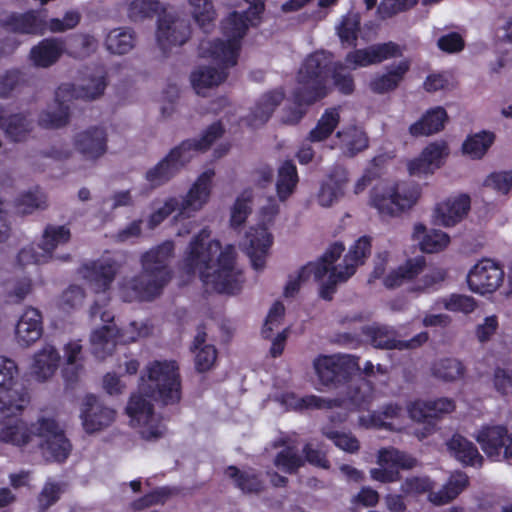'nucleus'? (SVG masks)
Here are the masks:
<instances>
[{"label": "nucleus", "mask_w": 512, "mask_h": 512, "mask_svg": "<svg viewBox=\"0 0 512 512\" xmlns=\"http://www.w3.org/2000/svg\"><path fill=\"white\" fill-rule=\"evenodd\" d=\"M214 175L215 173L212 169L204 171L191 186L187 194L178 198L180 216H190L191 213L199 211L208 202Z\"/></svg>", "instance_id": "4be33fe9"}, {"label": "nucleus", "mask_w": 512, "mask_h": 512, "mask_svg": "<svg viewBox=\"0 0 512 512\" xmlns=\"http://www.w3.org/2000/svg\"><path fill=\"white\" fill-rule=\"evenodd\" d=\"M401 56L399 45L393 42L376 44L365 49H358L346 56V63L353 69L380 63L389 58Z\"/></svg>", "instance_id": "b1692460"}, {"label": "nucleus", "mask_w": 512, "mask_h": 512, "mask_svg": "<svg viewBox=\"0 0 512 512\" xmlns=\"http://www.w3.org/2000/svg\"><path fill=\"white\" fill-rule=\"evenodd\" d=\"M340 121L339 110L337 108L327 109L319 119L316 127L309 133L311 142H319L326 139L335 130Z\"/></svg>", "instance_id": "de8ad7c7"}, {"label": "nucleus", "mask_w": 512, "mask_h": 512, "mask_svg": "<svg viewBox=\"0 0 512 512\" xmlns=\"http://www.w3.org/2000/svg\"><path fill=\"white\" fill-rule=\"evenodd\" d=\"M225 475L244 493L258 494L264 489L263 481L252 470L241 471L235 466H229Z\"/></svg>", "instance_id": "79ce46f5"}, {"label": "nucleus", "mask_w": 512, "mask_h": 512, "mask_svg": "<svg viewBox=\"0 0 512 512\" xmlns=\"http://www.w3.org/2000/svg\"><path fill=\"white\" fill-rule=\"evenodd\" d=\"M360 29V16L357 13H348L343 17L337 27L338 35L343 43L354 45Z\"/></svg>", "instance_id": "bf43d9fd"}, {"label": "nucleus", "mask_w": 512, "mask_h": 512, "mask_svg": "<svg viewBox=\"0 0 512 512\" xmlns=\"http://www.w3.org/2000/svg\"><path fill=\"white\" fill-rule=\"evenodd\" d=\"M409 69V63L407 61L400 62L388 73L376 76L370 82V88L376 93H386L390 90L395 89L403 79V76Z\"/></svg>", "instance_id": "c03bdc74"}, {"label": "nucleus", "mask_w": 512, "mask_h": 512, "mask_svg": "<svg viewBox=\"0 0 512 512\" xmlns=\"http://www.w3.org/2000/svg\"><path fill=\"white\" fill-rule=\"evenodd\" d=\"M433 375L444 381H456L463 377L464 366L457 359L447 358L436 362L432 368Z\"/></svg>", "instance_id": "4d7b16f0"}, {"label": "nucleus", "mask_w": 512, "mask_h": 512, "mask_svg": "<svg viewBox=\"0 0 512 512\" xmlns=\"http://www.w3.org/2000/svg\"><path fill=\"white\" fill-rule=\"evenodd\" d=\"M191 13L198 26L205 32L214 27L216 12L212 0H188Z\"/></svg>", "instance_id": "a18cd8bd"}, {"label": "nucleus", "mask_w": 512, "mask_h": 512, "mask_svg": "<svg viewBox=\"0 0 512 512\" xmlns=\"http://www.w3.org/2000/svg\"><path fill=\"white\" fill-rule=\"evenodd\" d=\"M447 113L442 107H436L428 111L418 122L410 126L413 136H429L444 128Z\"/></svg>", "instance_id": "ea45409f"}, {"label": "nucleus", "mask_w": 512, "mask_h": 512, "mask_svg": "<svg viewBox=\"0 0 512 512\" xmlns=\"http://www.w3.org/2000/svg\"><path fill=\"white\" fill-rule=\"evenodd\" d=\"M348 181L346 168L342 166L333 167L318 192L317 202L319 205L327 208L338 202L345 194Z\"/></svg>", "instance_id": "393cba45"}, {"label": "nucleus", "mask_w": 512, "mask_h": 512, "mask_svg": "<svg viewBox=\"0 0 512 512\" xmlns=\"http://www.w3.org/2000/svg\"><path fill=\"white\" fill-rule=\"evenodd\" d=\"M141 377L140 391L164 405L175 404L181 398L179 367L175 361H153Z\"/></svg>", "instance_id": "6e6552de"}, {"label": "nucleus", "mask_w": 512, "mask_h": 512, "mask_svg": "<svg viewBox=\"0 0 512 512\" xmlns=\"http://www.w3.org/2000/svg\"><path fill=\"white\" fill-rule=\"evenodd\" d=\"M2 29L22 34L43 35L47 28V23L39 18L35 12H28L20 15H11Z\"/></svg>", "instance_id": "f704fd0d"}, {"label": "nucleus", "mask_w": 512, "mask_h": 512, "mask_svg": "<svg viewBox=\"0 0 512 512\" xmlns=\"http://www.w3.org/2000/svg\"><path fill=\"white\" fill-rule=\"evenodd\" d=\"M378 464L379 468L371 469V478L382 483H390L399 479L398 468H413L416 460L395 448H385L378 453Z\"/></svg>", "instance_id": "f3484780"}, {"label": "nucleus", "mask_w": 512, "mask_h": 512, "mask_svg": "<svg viewBox=\"0 0 512 512\" xmlns=\"http://www.w3.org/2000/svg\"><path fill=\"white\" fill-rule=\"evenodd\" d=\"M445 148V145L440 143H432L427 146L418 158L409 162V173L411 175L433 173L441 165Z\"/></svg>", "instance_id": "473e14b6"}, {"label": "nucleus", "mask_w": 512, "mask_h": 512, "mask_svg": "<svg viewBox=\"0 0 512 512\" xmlns=\"http://www.w3.org/2000/svg\"><path fill=\"white\" fill-rule=\"evenodd\" d=\"M495 136L491 132L482 131L467 138L463 144L464 153L471 158L480 159L493 144Z\"/></svg>", "instance_id": "3c124183"}, {"label": "nucleus", "mask_w": 512, "mask_h": 512, "mask_svg": "<svg viewBox=\"0 0 512 512\" xmlns=\"http://www.w3.org/2000/svg\"><path fill=\"white\" fill-rule=\"evenodd\" d=\"M441 304L448 311L464 314L472 313L477 307L473 297L461 294H452L449 297L443 298L441 299Z\"/></svg>", "instance_id": "680f3d73"}, {"label": "nucleus", "mask_w": 512, "mask_h": 512, "mask_svg": "<svg viewBox=\"0 0 512 512\" xmlns=\"http://www.w3.org/2000/svg\"><path fill=\"white\" fill-rule=\"evenodd\" d=\"M119 266L111 258H102L85 268L84 277L94 287L98 294L97 299L90 308V318L96 324L99 320L103 326L95 329L91 334L92 353L99 359L110 355L116 345L118 329L112 324L114 314L107 308L109 297L106 290L113 282Z\"/></svg>", "instance_id": "f03ea898"}, {"label": "nucleus", "mask_w": 512, "mask_h": 512, "mask_svg": "<svg viewBox=\"0 0 512 512\" xmlns=\"http://www.w3.org/2000/svg\"><path fill=\"white\" fill-rule=\"evenodd\" d=\"M31 281L27 278L18 280L7 287L5 302L7 304H19L31 292Z\"/></svg>", "instance_id": "0e129e2a"}, {"label": "nucleus", "mask_w": 512, "mask_h": 512, "mask_svg": "<svg viewBox=\"0 0 512 512\" xmlns=\"http://www.w3.org/2000/svg\"><path fill=\"white\" fill-rule=\"evenodd\" d=\"M468 484V476L464 472L455 471L439 491L430 492L428 499L435 505L447 504L457 498L467 488Z\"/></svg>", "instance_id": "c9c22d12"}, {"label": "nucleus", "mask_w": 512, "mask_h": 512, "mask_svg": "<svg viewBox=\"0 0 512 512\" xmlns=\"http://www.w3.org/2000/svg\"><path fill=\"white\" fill-rule=\"evenodd\" d=\"M115 415V410L104 405L97 397L86 396L81 410V419L87 433H96L107 428L114 422Z\"/></svg>", "instance_id": "412c9836"}, {"label": "nucleus", "mask_w": 512, "mask_h": 512, "mask_svg": "<svg viewBox=\"0 0 512 512\" xmlns=\"http://www.w3.org/2000/svg\"><path fill=\"white\" fill-rule=\"evenodd\" d=\"M332 69L331 54L317 51L309 55L298 73L297 87L293 93L295 103L301 106L325 97L330 87Z\"/></svg>", "instance_id": "0eeeda50"}, {"label": "nucleus", "mask_w": 512, "mask_h": 512, "mask_svg": "<svg viewBox=\"0 0 512 512\" xmlns=\"http://www.w3.org/2000/svg\"><path fill=\"white\" fill-rule=\"evenodd\" d=\"M59 361L57 349L53 345L45 344L34 354L30 373L37 381L44 382L54 375Z\"/></svg>", "instance_id": "c85d7f7f"}, {"label": "nucleus", "mask_w": 512, "mask_h": 512, "mask_svg": "<svg viewBox=\"0 0 512 512\" xmlns=\"http://www.w3.org/2000/svg\"><path fill=\"white\" fill-rule=\"evenodd\" d=\"M206 337V332L199 328L191 348L195 354V367L199 372L211 369L217 358L215 346L207 343Z\"/></svg>", "instance_id": "58836bf2"}, {"label": "nucleus", "mask_w": 512, "mask_h": 512, "mask_svg": "<svg viewBox=\"0 0 512 512\" xmlns=\"http://www.w3.org/2000/svg\"><path fill=\"white\" fill-rule=\"evenodd\" d=\"M484 185L499 193L507 194L512 190V171L492 173L486 178Z\"/></svg>", "instance_id": "774afa93"}, {"label": "nucleus", "mask_w": 512, "mask_h": 512, "mask_svg": "<svg viewBox=\"0 0 512 512\" xmlns=\"http://www.w3.org/2000/svg\"><path fill=\"white\" fill-rule=\"evenodd\" d=\"M305 463L303 457L298 453V450L292 446L284 447L277 453L274 459V465L281 471L293 474L302 467Z\"/></svg>", "instance_id": "5fc2aeb1"}, {"label": "nucleus", "mask_w": 512, "mask_h": 512, "mask_svg": "<svg viewBox=\"0 0 512 512\" xmlns=\"http://www.w3.org/2000/svg\"><path fill=\"white\" fill-rule=\"evenodd\" d=\"M413 239L419 242L420 249L426 253H436L443 250L450 242L448 234L440 230L427 231L423 224H415Z\"/></svg>", "instance_id": "4c0bfd02"}, {"label": "nucleus", "mask_w": 512, "mask_h": 512, "mask_svg": "<svg viewBox=\"0 0 512 512\" xmlns=\"http://www.w3.org/2000/svg\"><path fill=\"white\" fill-rule=\"evenodd\" d=\"M64 358L67 365L64 370L65 377L69 381H74L83 368L82 345L78 341L68 342L64 346Z\"/></svg>", "instance_id": "8fccbe9b"}, {"label": "nucleus", "mask_w": 512, "mask_h": 512, "mask_svg": "<svg viewBox=\"0 0 512 512\" xmlns=\"http://www.w3.org/2000/svg\"><path fill=\"white\" fill-rule=\"evenodd\" d=\"M508 432L503 426L485 427L476 435L484 453L494 460H499L506 443Z\"/></svg>", "instance_id": "2f4dec72"}, {"label": "nucleus", "mask_w": 512, "mask_h": 512, "mask_svg": "<svg viewBox=\"0 0 512 512\" xmlns=\"http://www.w3.org/2000/svg\"><path fill=\"white\" fill-rule=\"evenodd\" d=\"M331 79L339 91L344 94H350L354 90L352 76L340 63L333 65V69L330 73V80Z\"/></svg>", "instance_id": "338daca9"}, {"label": "nucleus", "mask_w": 512, "mask_h": 512, "mask_svg": "<svg viewBox=\"0 0 512 512\" xmlns=\"http://www.w3.org/2000/svg\"><path fill=\"white\" fill-rule=\"evenodd\" d=\"M364 334L375 348L380 349H414L428 340L427 332H421L408 341L398 340L393 328L381 325L365 327Z\"/></svg>", "instance_id": "aec40b11"}, {"label": "nucleus", "mask_w": 512, "mask_h": 512, "mask_svg": "<svg viewBox=\"0 0 512 512\" xmlns=\"http://www.w3.org/2000/svg\"><path fill=\"white\" fill-rule=\"evenodd\" d=\"M107 86L106 75L103 71L91 73L79 85L64 83L55 92L58 101L73 99L95 100L103 95Z\"/></svg>", "instance_id": "a211bd4d"}, {"label": "nucleus", "mask_w": 512, "mask_h": 512, "mask_svg": "<svg viewBox=\"0 0 512 512\" xmlns=\"http://www.w3.org/2000/svg\"><path fill=\"white\" fill-rule=\"evenodd\" d=\"M210 231L202 229L189 244L183 259L187 274L198 273L203 283L219 293H235L239 273L235 268V249L232 245L221 250L218 241H209Z\"/></svg>", "instance_id": "f257e3e1"}, {"label": "nucleus", "mask_w": 512, "mask_h": 512, "mask_svg": "<svg viewBox=\"0 0 512 512\" xmlns=\"http://www.w3.org/2000/svg\"><path fill=\"white\" fill-rule=\"evenodd\" d=\"M191 36L189 20L174 11H165L158 19L157 42L163 51L174 46H182Z\"/></svg>", "instance_id": "2eb2a0df"}, {"label": "nucleus", "mask_w": 512, "mask_h": 512, "mask_svg": "<svg viewBox=\"0 0 512 512\" xmlns=\"http://www.w3.org/2000/svg\"><path fill=\"white\" fill-rule=\"evenodd\" d=\"M15 207L21 214H31L35 210H44L48 207L47 196L40 190L26 192L16 199Z\"/></svg>", "instance_id": "864d4df0"}, {"label": "nucleus", "mask_w": 512, "mask_h": 512, "mask_svg": "<svg viewBox=\"0 0 512 512\" xmlns=\"http://www.w3.org/2000/svg\"><path fill=\"white\" fill-rule=\"evenodd\" d=\"M173 252L174 244L166 241L144 253L141 257V273L120 283L121 299L133 302L152 300L159 296L172 278L169 263Z\"/></svg>", "instance_id": "20e7f679"}, {"label": "nucleus", "mask_w": 512, "mask_h": 512, "mask_svg": "<svg viewBox=\"0 0 512 512\" xmlns=\"http://www.w3.org/2000/svg\"><path fill=\"white\" fill-rule=\"evenodd\" d=\"M249 5L243 12L234 11L222 21V31L233 38H243L249 25H256L264 11V0H245Z\"/></svg>", "instance_id": "5701e85b"}, {"label": "nucleus", "mask_w": 512, "mask_h": 512, "mask_svg": "<svg viewBox=\"0 0 512 512\" xmlns=\"http://www.w3.org/2000/svg\"><path fill=\"white\" fill-rule=\"evenodd\" d=\"M344 249L342 243H334L318 261L308 263L291 274L285 286L284 295L286 297H293L299 291L301 285L306 282L311 275L320 283V288H322V284L327 281L330 275L329 270L333 267V261L338 256L342 255ZM320 291L321 289H319V292Z\"/></svg>", "instance_id": "ddd939ff"}, {"label": "nucleus", "mask_w": 512, "mask_h": 512, "mask_svg": "<svg viewBox=\"0 0 512 512\" xmlns=\"http://www.w3.org/2000/svg\"><path fill=\"white\" fill-rule=\"evenodd\" d=\"M251 213V193L244 192L235 201L231 211V225H242Z\"/></svg>", "instance_id": "e2e57ef3"}, {"label": "nucleus", "mask_w": 512, "mask_h": 512, "mask_svg": "<svg viewBox=\"0 0 512 512\" xmlns=\"http://www.w3.org/2000/svg\"><path fill=\"white\" fill-rule=\"evenodd\" d=\"M223 34L227 38L226 41L203 39L199 44V56L211 59L219 66V68L201 66L192 72L191 83L199 95L204 96L207 89L221 84L227 77L224 69L237 63L242 38L235 39L224 32Z\"/></svg>", "instance_id": "39448f33"}, {"label": "nucleus", "mask_w": 512, "mask_h": 512, "mask_svg": "<svg viewBox=\"0 0 512 512\" xmlns=\"http://www.w3.org/2000/svg\"><path fill=\"white\" fill-rule=\"evenodd\" d=\"M159 7V0H133L128 8V17L132 21H141L152 17Z\"/></svg>", "instance_id": "052dcab7"}, {"label": "nucleus", "mask_w": 512, "mask_h": 512, "mask_svg": "<svg viewBox=\"0 0 512 512\" xmlns=\"http://www.w3.org/2000/svg\"><path fill=\"white\" fill-rule=\"evenodd\" d=\"M313 368L324 386H338L360 370L358 358L348 354L319 355L313 360Z\"/></svg>", "instance_id": "f8f14e48"}, {"label": "nucleus", "mask_w": 512, "mask_h": 512, "mask_svg": "<svg viewBox=\"0 0 512 512\" xmlns=\"http://www.w3.org/2000/svg\"><path fill=\"white\" fill-rule=\"evenodd\" d=\"M34 432L36 445L47 462L62 463L68 458L72 445L54 419L39 418Z\"/></svg>", "instance_id": "9b49d317"}, {"label": "nucleus", "mask_w": 512, "mask_h": 512, "mask_svg": "<svg viewBox=\"0 0 512 512\" xmlns=\"http://www.w3.org/2000/svg\"><path fill=\"white\" fill-rule=\"evenodd\" d=\"M130 423L138 429L141 437L147 441L157 440L165 434L166 428L161 419L153 412L152 404L142 395H133L126 408Z\"/></svg>", "instance_id": "4468645a"}, {"label": "nucleus", "mask_w": 512, "mask_h": 512, "mask_svg": "<svg viewBox=\"0 0 512 512\" xmlns=\"http://www.w3.org/2000/svg\"><path fill=\"white\" fill-rule=\"evenodd\" d=\"M408 413L412 420L416 422H425L426 425L424 427V431L418 432L415 431V435L419 439L425 438L429 435L433 430V421L431 417V410L428 406L427 401H415L408 406Z\"/></svg>", "instance_id": "6e6d98bb"}, {"label": "nucleus", "mask_w": 512, "mask_h": 512, "mask_svg": "<svg viewBox=\"0 0 512 512\" xmlns=\"http://www.w3.org/2000/svg\"><path fill=\"white\" fill-rule=\"evenodd\" d=\"M178 211L180 206L177 197H169L164 200L161 206L157 208L149 217L148 224L151 229L162 223L171 213Z\"/></svg>", "instance_id": "69168bd1"}, {"label": "nucleus", "mask_w": 512, "mask_h": 512, "mask_svg": "<svg viewBox=\"0 0 512 512\" xmlns=\"http://www.w3.org/2000/svg\"><path fill=\"white\" fill-rule=\"evenodd\" d=\"M223 132L221 123H213L199 140H185L172 149L165 158L146 171L145 179L150 188L155 189L169 182L190 161L192 151L208 149L216 139L222 136Z\"/></svg>", "instance_id": "423d86ee"}, {"label": "nucleus", "mask_w": 512, "mask_h": 512, "mask_svg": "<svg viewBox=\"0 0 512 512\" xmlns=\"http://www.w3.org/2000/svg\"><path fill=\"white\" fill-rule=\"evenodd\" d=\"M72 144L85 161L95 163L108 151V134L102 126H91L77 132Z\"/></svg>", "instance_id": "dca6fc26"}, {"label": "nucleus", "mask_w": 512, "mask_h": 512, "mask_svg": "<svg viewBox=\"0 0 512 512\" xmlns=\"http://www.w3.org/2000/svg\"><path fill=\"white\" fill-rule=\"evenodd\" d=\"M43 333L42 315L36 308H27L16 325V340L19 345L29 347L40 339Z\"/></svg>", "instance_id": "bb28decb"}, {"label": "nucleus", "mask_w": 512, "mask_h": 512, "mask_svg": "<svg viewBox=\"0 0 512 512\" xmlns=\"http://www.w3.org/2000/svg\"><path fill=\"white\" fill-rule=\"evenodd\" d=\"M70 237V230L66 226L48 225L39 246L44 252L52 253L56 247L67 243Z\"/></svg>", "instance_id": "603ef678"}, {"label": "nucleus", "mask_w": 512, "mask_h": 512, "mask_svg": "<svg viewBox=\"0 0 512 512\" xmlns=\"http://www.w3.org/2000/svg\"><path fill=\"white\" fill-rule=\"evenodd\" d=\"M336 146L346 157H354L368 147V137L365 132L356 127L349 126L337 132Z\"/></svg>", "instance_id": "72a5a7b5"}, {"label": "nucleus", "mask_w": 512, "mask_h": 512, "mask_svg": "<svg viewBox=\"0 0 512 512\" xmlns=\"http://www.w3.org/2000/svg\"><path fill=\"white\" fill-rule=\"evenodd\" d=\"M56 109H52L51 105L42 111L38 118V124L45 129H58L64 127L69 122V108L65 105L66 101H58Z\"/></svg>", "instance_id": "49530a36"}, {"label": "nucleus", "mask_w": 512, "mask_h": 512, "mask_svg": "<svg viewBox=\"0 0 512 512\" xmlns=\"http://www.w3.org/2000/svg\"><path fill=\"white\" fill-rule=\"evenodd\" d=\"M285 94L282 90L276 89L263 94L256 102L255 107L247 117L248 125L259 127L265 124L275 109L282 103Z\"/></svg>", "instance_id": "c756f323"}, {"label": "nucleus", "mask_w": 512, "mask_h": 512, "mask_svg": "<svg viewBox=\"0 0 512 512\" xmlns=\"http://www.w3.org/2000/svg\"><path fill=\"white\" fill-rule=\"evenodd\" d=\"M31 129V121L22 114L12 115L5 123V133L7 137L15 142L26 139Z\"/></svg>", "instance_id": "13d9d810"}, {"label": "nucleus", "mask_w": 512, "mask_h": 512, "mask_svg": "<svg viewBox=\"0 0 512 512\" xmlns=\"http://www.w3.org/2000/svg\"><path fill=\"white\" fill-rule=\"evenodd\" d=\"M371 252V239L367 236L359 238L345 255L342 263L336 264L341 257L338 256L333 261L330 275L327 281L322 284L320 297L324 300H331L337 290V286L346 282L354 275L356 268L363 263V260Z\"/></svg>", "instance_id": "9d476101"}, {"label": "nucleus", "mask_w": 512, "mask_h": 512, "mask_svg": "<svg viewBox=\"0 0 512 512\" xmlns=\"http://www.w3.org/2000/svg\"><path fill=\"white\" fill-rule=\"evenodd\" d=\"M248 246L247 254L255 270H262L265 267L268 249L272 244V235L267 228L259 226L251 228L246 235Z\"/></svg>", "instance_id": "cd10ccee"}, {"label": "nucleus", "mask_w": 512, "mask_h": 512, "mask_svg": "<svg viewBox=\"0 0 512 512\" xmlns=\"http://www.w3.org/2000/svg\"><path fill=\"white\" fill-rule=\"evenodd\" d=\"M28 403L17 364L12 359H2V442L22 447L36 439L35 423L29 426L20 417Z\"/></svg>", "instance_id": "7ed1b4c3"}, {"label": "nucleus", "mask_w": 512, "mask_h": 512, "mask_svg": "<svg viewBox=\"0 0 512 512\" xmlns=\"http://www.w3.org/2000/svg\"><path fill=\"white\" fill-rule=\"evenodd\" d=\"M64 42L59 38H47L30 50V59L37 67L48 68L55 64L64 52Z\"/></svg>", "instance_id": "7c9ffc66"}, {"label": "nucleus", "mask_w": 512, "mask_h": 512, "mask_svg": "<svg viewBox=\"0 0 512 512\" xmlns=\"http://www.w3.org/2000/svg\"><path fill=\"white\" fill-rule=\"evenodd\" d=\"M297 183L298 175L296 166L292 162L286 161L279 168L276 184L280 200H286L293 193Z\"/></svg>", "instance_id": "09e8293b"}, {"label": "nucleus", "mask_w": 512, "mask_h": 512, "mask_svg": "<svg viewBox=\"0 0 512 512\" xmlns=\"http://www.w3.org/2000/svg\"><path fill=\"white\" fill-rule=\"evenodd\" d=\"M470 210V198L460 195L439 203L434 209V221L438 225L454 226L460 222Z\"/></svg>", "instance_id": "a878e982"}, {"label": "nucleus", "mask_w": 512, "mask_h": 512, "mask_svg": "<svg viewBox=\"0 0 512 512\" xmlns=\"http://www.w3.org/2000/svg\"><path fill=\"white\" fill-rule=\"evenodd\" d=\"M503 280V269L490 259L479 261L467 276L470 290L482 295L496 291Z\"/></svg>", "instance_id": "6ab92c4d"}, {"label": "nucleus", "mask_w": 512, "mask_h": 512, "mask_svg": "<svg viewBox=\"0 0 512 512\" xmlns=\"http://www.w3.org/2000/svg\"><path fill=\"white\" fill-rule=\"evenodd\" d=\"M420 193V187L415 183H392L375 188L371 203L381 217H395L411 209Z\"/></svg>", "instance_id": "1a4fd4ad"}, {"label": "nucleus", "mask_w": 512, "mask_h": 512, "mask_svg": "<svg viewBox=\"0 0 512 512\" xmlns=\"http://www.w3.org/2000/svg\"><path fill=\"white\" fill-rule=\"evenodd\" d=\"M425 259L416 257L408 260L405 264L399 266L396 270L389 273L384 279V285L388 288H395L406 281H410L424 271Z\"/></svg>", "instance_id": "a19ab883"}, {"label": "nucleus", "mask_w": 512, "mask_h": 512, "mask_svg": "<svg viewBox=\"0 0 512 512\" xmlns=\"http://www.w3.org/2000/svg\"><path fill=\"white\" fill-rule=\"evenodd\" d=\"M136 42L134 32L128 28H116L106 36L105 46L113 54L123 55L131 51Z\"/></svg>", "instance_id": "37998d69"}, {"label": "nucleus", "mask_w": 512, "mask_h": 512, "mask_svg": "<svg viewBox=\"0 0 512 512\" xmlns=\"http://www.w3.org/2000/svg\"><path fill=\"white\" fill-rule=\"evenodd\" d=\"M447 447L453 456L464 465L473 467L482 466L484 459L477 447L463 436L454 435L447 442Z\"/></svg>", "instance_id": "e433bc0d"}]
</instances>
